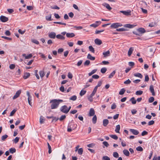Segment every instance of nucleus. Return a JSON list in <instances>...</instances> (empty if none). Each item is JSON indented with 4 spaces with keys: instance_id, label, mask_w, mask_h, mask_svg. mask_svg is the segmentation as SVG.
<instances>
[{
    "instance_id": "obj_1",
    "label": "nucleus",
    "mask_w": 160,
    "mask_h": 160,
    "mask_svg": "<svg viewBox=\"0 0 160 160\" xmlns=\"http://www.w3.org/2000/svg\"><path fill=\"white\" fill-rule=\"evenodd\" d=\"M63 102V100L61 99H53L50 102H52L51 105V109H54L57 108L58 107V106L60 102Z\"/></svg>"
},
{
    "instance_id": "obj_2",
    "label": "nucleus",
    "mask_w": 160,
    "mask_h": 160,
    "mask_svg": "<svg viewBox=\"0 0 160 160\" xmlns=\"http://www.w3.org/2000/svg\"><path fill=\"white\" fill-rule=\"evenodd\" d=\"M60 110L61 112L65 113H67L68 112V107L66 105L62 106L60 108Z\"/></svg>"
},
{
    "instance_id": "obj_3",
    "label": "nucleus",
    "mask_w": 160,
    "mask_h": 160,
    "mask_svg": "<svg viewBox=\"0 0 160 160\" xmlns=\"http://www.w3.org/2000/svg\"><path fill=\"white\" fill-rule=\"evenodd\" d=\"M122 26V23H112L111 25V28H116L119 27H121Z\"/></svg>"
},
{
    "instance_id": "obj_4",
    "label": "nucleus",
    "mask_w": 160,
    "mask_h": 160,
    "mask_svg": "<svg viewBox=\"0 0 160 160\" xmlns=\"http://www.w3.org/2000/svg\"><path fill=\"white\" fill-rule=\"evenodd\" d=\"M101 23V22L100 21H97L95 22V23L91 24L90 25V26L93 27L94 28L97 27Z\"/></svg>"
},
{
    "instance_id": "obj_5",
    "label": "nucleus",
    "mask_w": 160,
    "mask_h": 160,
    "mask_svg": "<svg viewBox=\"0 0 160 160\" xmlns=\"http://www.w3.org/2000/svg\"><path fill=\"white\" fill-rule=\"evenodd\" d=\"M56 36V34L55 32H51L48 33V37L54 39Z\"/></svg>"
},
{
    "instance_id": "obj_6",
    "label": "nucleus",
    "mask_w": 160,
    "mask_h": 160,
    "mask_svg": "<svg viewBox=\"0 0 160 160\" xmlns=\"http://www.w3.org/2000/svg\"><path fill=\"white\" fill-rule=\"evenodd\" d=\"M0 20L2 22H5L8 21V19L6 17L2 15L0 17Z\"/></svg>"
},
{
    "instance_id": "obj_7",
    "label": "nucleus",
    "mask_w": 160,
    "mask_h": 160,
    "mask_svg": "<svg viewBox=\"0 0 160 160\" xmlns=\"http://www.w3.org/2000/svg\"><path fill=\"white\" fill-rule=\"evenodd\" d=\"M137 31L141 34V36L142 34H143L146 32L145 30L143 28H139L137 29Z\"/></svg>"
},
{
    "instance_id": "obj_8",
    "label": "nucleus",
    "mask_w": 160,
    "mask_h": 160,
    "mask_svg": "<svg viewBox=\"0 0 160 160\" xmlns=\"http://www.w3.org/2000/svg\"><path fill=\"white\" fill-rule=\"evenodd\" d=\"M21 92V90H19L18 91L16 92V93L15 95L13 96V99H15L18 98L20 95Z\"/></svg>"
},
{
    "instance_id": "obj_9",
    "label": "nucleus",
    "mask_w": 160,
    "mask_h": 160,
    "mask_svg": "<svg viewBox=\"0 0 160 160\" xmlns=\"http://www.w3.org/2000/svg\"><path fill=\"white\" fill-rule=\"evenodd\" d=\"M120 12L122 13L124 15L128 16L131 15V11L130 10H128V11H120Z\"/></svg>"
},
{
    "instance_id": "obj_10",
    "label": "nucleus",
    "mask_w": 160,
    "mask_h": 160,
    "mask_svg": "<svg viewBox=\"0 0 160 160\" xmlns=\"http://www.w3.org/2000/svg\"><path fill=\"white\" fill-rule=\"evenodd\" d=\"M102 5L105 7L109 10H110L112 9V8L109 5L106 3H104L102 4Z\"/></svg>"
},
{
    "instance_id": "obj_11",
    "label": "nucleus",
    "mask_w": 160,
    "mask_h": 160,
    "mask_svg": "<svg viewBox=\"0 0 160 160\" xmlns=\"http://www.w3.org/2000/svg\"><path fill=\"white\" fill-rule=\"evenodd\" d=\"M149 89L152 93V95L153 96L155 95V93L154 89L153 86L152 85H151L150 86Z\"/></svg>"
},
{
    "instance_id": "obj_12",
    "label": "nucleus",
    "mask_w": 160,
    "mask_h": 160,
    "mask_svg": "<svg viewBox=\"0 0 160 160\" xmlns=\"http://www.w3.org/2000/svg\"><path fill=\"white\" fill-rule=\"evenodd\" d=\"M95 114V111L94 109L92 108H91L89 111V116H92L94 115Z\"/></svg>"
},
{
    "instance_id": "obj_13",
    "label": "nucleus",
    "mask_w": 160,
    "mask_h": 160,
    "mask_svg": "<svg viewBox=\"0 0 160 160\" xmlns=\"http://www.w3.org/2000/svg\"><path fill=\"white\" fill-rule=\"evenodd\" d=\"M95 43L98 45H99L102 44V41L98 38L94 40Z\"/></svg>"
},
{
    "instance_id": "obj_14",
    "label": "nucleus",
    "mask_w": 160,
    "mask_h": 160,
    "mask_svg": "<svg viewBox=\"0 0 160 160\" xmlns=\"http://www.w3.org/2000/svg\"><path fill=\"white\" fill-rule=\"evenodd\" d=\"M130 131L135 135H137L139 133L138 131L134 129H130Z\"/></svg>"
},
{
    "instance_id": "obj_15",
    "label": "nucleus",
    "mask_w": 160,
    "mask_h": 160,
    "mask_svg": "<svg viewBox=\"0 0 160 160\" xmlns=\"http://www.w3.org/2000/svg\"><path fill=\"white\" fill-rule=\"evenodd\" d=\"M134 48L133 47H131L129 48L128 52V55L129 57H130L133 51Z\"/></svg>"
},
{
    "instance_id": "obj_16",
    "label": "nucleus",
    "mask_w": 160,
    "mask_h": 160,
    "mask_svg": "<svg viewBox=\"0 0 160 160\" xmlns=\"http://www.w3.org/2000/svg\"><path fill=\"white\" fill-rule=\"evenodd\" d=\"M136 26V25H134L133 24H126L124 26L125 27L131 28H134V27H135Z\"/></svg>"
},
{
    "instance_id": "obj_17",
    "label": "nucleus",
    "mask_w": 160,
    "mask_h": 160,
    "mask_svg": "<svg viewBox=\"0 0 160 160\" xmlns=\"http://www.w3.org/2000/svg\"><path fill=\"white\" fill-rule=\"evenodd\" d=\"M56 37L58 39H60L62 40H64L65 39V37L61 34H58L57 35Z\"/></svg>"
},
{
    "instance_id": "obj_18",
    "label": "nucleus",
    "mask_w": 160,
    "mask_h": 160,
    "mask_svg": "<svg viewBox=\"0 0 160 160\" xmlns=\"http://www.w3.org/2000/svg\"><path fill=\"white\" fill-rule=\"evenodd\" d=\"M75 34L73 33H66V36L68 38H72L74 37Z\"/></svg>"
},
{
    "instance_id": "obj_19",
    "label": "nucleus",
    "mask_w": 160,
    "mask_h": 160,
    "mask_svg": "<svg viewBox=\"0 0 160 160\" xmlns=\"http://www.w3.org/2000/svg\"><path fill=\"white\" fill-rule=\"evenodd\" d=\"M109 123V121L107 119H104L103 120V125L106 127Z\"/></svg>"
},
{
    "instance_id": "obj_20",
    "label": "nucleus",
    "mask_w": 160,
    "mask_h": 160,
    "mask_svg": "<svg viewBox=\"0 0 160 160\" xmlns=\"http://www.w3.org/2000/svg\"><path fill=\"white\" fill-rule=\"evenodd\" d=\"M32 56V54H30L26 56L25 54H22V56L25 57V59H28L30 58Z\"/></svg>"
},
{
    "instance_id": "obj_21",
    "label": "nucleus",
    "mask_w": 160,
    "mask_h": 160,
    "mask_svg": "<svg viewBox=\"0 0 160 160\" xmlns=\"http://www.w3.org/2000/svg\"><path fill=\"white\" fill-rule=\"evenodd\" d=\"M30 74L29 72H25L24 73L23 78L24 79H26L30 77Z\"/></svg>"
},
{
    "instance_id": "obj_22",
    "label": "nucleus",
    "mask_w": 160,
    "mask_h": 160,
    "mask_svg": "<svg viewBox=\"0 0 160 160\" xmlns=\"http://www.w3.org/2000/svg\"><path fill=\"white\" fill-rule=\"evenodd\" d=\"M103 55H104V57H106L107 56H109L110 55V52L109 50L107 52H103Z\"/></svg>"
},
{
    "instance_id": "obj_23",
    "label": "nucleus",
    "mask_w": 160,
    "mask_h": 160,
    "mask_svg": "<svg viewBox=\"0 0 160 160\" xmlns=\"http://www.w3.org/2000/svg\"><path fill=\"white\" fill-rule=\"evenodd\" d=\"M120 129V126L119 125H117L116 126V128L115 130V131L116 132L119 133V131Z\"/></svg>"
},
{
    "instance_id": "obj_24",
    "label": "nucleus",
    "mask_w": 160,
    "mask_h": 160,
    "mask_svg": "<svg viewBox=\"0 0 160 160\" xmlns=\"http://www.w3.org/2000/svg\"><path fill=\"white\" fill-rule=\"evenodd\" d=\"M134 75L135 77L139 78H142L143 77V76L142 74L139 73H135L134 74Z\"/></svg>"
},
{
    "instance_id": "obj_25",
    "label": "nucleus",
    "mask_w": 160,
    "mask_h": 160,
    "mask_svg": "<svg viewBox=\"0 0 160 160\" xmlns=\"http://www.w3.org/2000/svg\"><path fill=\"white\" fill-rule=\"evenodd\" d=\"M87 58L91 60H94L95 59V57L92 56L90 54H88Z\"/></svg>"
},
{
    "instance_id": "obj_26",
    "label": "nucleus",
    "mask_w": 160,
    "mask_h": 160,
    "mask_svg": "<svg viewBox=\"0 0 160 160\" xmlns=\"http://www.w3.org/2000/svg\"><path fill=\"white\" fill-rule=\"evenodd\" d=\"M130 101H131L132 103L133 104H135L137 102V101L135 99V98L134 97H132L130 99Z\"/></svg>"
},
{
    "instance_id": "obj_27",
    "label": "nucleus",
    "mask_w": 160,
    "mask_h": 160,
    "mask_svg": "<svg viewBox=\"0 0 160 160\" xmlns=\"http://www.w3.org/2000/svg\"><path fill=\"white\" fill-rule=\"evenodd\" d=\"M123 153L126 156H128L129 155V152L127 150L125 149L123 151Z\"/></svg>"
},
{
    "instance_id": "obj_28",
    "label": "nucleus",
    "mask_w": 160,
    "mask_h": 160,
    "mask_svg": "<svg viewBox=\"0 0 160 160\" xmlns=\"http://www.w3.org/2000/svg\"><path fill=\"white\" fill-rule=\"evenodd\" d=\"M97 120V118L96 116L95 115L93 117L92 119V122L93 123L95 124L96 123Z\"/></svg>"
},
{
    "instance_id": "obj_29",
    "label": "nucleus",
    "mask_w": 160,
    "mask_h": 160,
    "mask_svg": "<svg viewBox=\"0 0 160 160\" xmlns=\"http://www.w3.org/2000/svg\"><path fill=\"white\" fill-rule=\"evenodd\" d=\"M125 90L124 88H123L121 89L119 92V94L122 95L125 92Z\"/></svg>"
},
{
    "instance_id": "obj_30",
    "label": "nucleus",
    "mask_w": 160,
    "mask_h": 160,
    "mask_svg": "<svg viewBox=\"0 0 160 160\" xmlns=\"http://www.w3.org/2000/svg\"><path fill=\"white\" fill-rule=\"evenodd\" d=\"M109 136L110 137L114 139L115 140H116L118 139V136L116 135L110 134L109 135Z\"/></svg>"
},
{
    "instance_id": "obj_31",
    "label": "nucleus",
    "mask_w": 160,
    "mask_h": 160,
    "mask_svg": "<svg viewBox=\"0 0 160 160\" xmlns=\"http://www.w3.org/2000/svg\"><path fill=\"white\" fill-rule=\"evenodd\" d=\"M97 87H95L92 92V93L91 94V95L92 96H94L95 94L96 93V92H97Z\"/></svg>"
},
{
    "instance_id": "obj_32",
    "label": "nucleus",
    "mask_w": 160,
    "mask_h": 160,
    "mask_svg": "<svg viewBox=\"0 0 160 160\" xmlns=\"http://www.w3.org/2000/svg\"><path fill=\"white\" fill-rule=\"evenodd\" d=\"M9 152L11 153H13L16 151V150L14 148H11L9 150Z\"/></svg>"
},
{
    "instance_id": "obj_33",
    "label": "nucleus",
    "mask_w": 160,
    "mask_h": 160,
    "mask_svg": "<svg viewBox=\"0 0 160 160\" xmlns=\"http://www.w3.org/2000/svg\"><path fill=\"white\" fill-rule=\"evenodd\" d=\"M78 153L79 155H82L83 152V150L82 148H81L79 149L78 151Z\"/></svg>"
},
{
    "instance_id": "obj_34",
    "label": "nucleus",
    "mask_w": 160,
    "mask_h": 160,
    "mask_svg": "<svg viewBox=\"0 0 160 160\" xmlns=\"http://www.w3.org/2000/svg\"><path fill=\"white\" fill-rule=\"evenodd\" d=\"M46 19L48 21H51L52 20L51 19V14H50L48 16L46 17Z\"/></svg>"
},
{
    "instance_id": "obj_35",
    "label": "nucleus",
    "mask_w": 160,
    "mask_h": 160,
    "mask_svg": "<svg viewBox=\"0 0 160 160\" xmlns=\"http://www.w3.org/2000/svg\"><path fill=\"white\" fill-rule=\"evenodd\" d=\"M88 48L90 51L91 52H92L94 53L95 50H94V48L92 46H89Z\"/></svg>"
},
{
    "instance_id": "obj_36",
    "label": "nucleus",
    "mask_w": 160,
    "mask_h": 160,
    "mask_svg": "<svg viewBox=\"0 0 160 160\" xmlns=\"http://www.w3.org/2000/svg\"><path fill=\"white\" fill-rule=\"evenodd\" d=\"M40 76L41 78H42L45 75V73L43 71H41L39 72Z\"/></svg>"
},
{
    "instance_id": "obj_37",
    "label": "nucleus",
    "mask_w": 160,
    "mask_h": 160,
    "mask_svg": "<svg viewBox=\"0 0 160 160\" xmlns=\"http://www.w3.org/2000/svg\"><path fill=\"white\" fill-rule=\"evenodd\" d=\"M77 98V96L75 95H73V96H72L69 99L70 100H72V101H75V100H76Z\"/></svg>"
},
{
    "instance_id": "obj_38",
    "label": "nucleus",
    "mask_w": 160,
    "mask_h": 160,
    "mask_svg": "<svg viewBox=\"0 0 160 160\" xmlns=\"http://www.w3.org/2000/svg\"><path fill=\"white\" fill-rule=\"evenodd\" d=\"M115 72H116L114 70V71H113L109 76V77H108V78H112V77H113V76H114V74H115Z\"/></svg>"
},
{
    "instance_id": "obj_39",
    "label": "nucleus",
    "mask_w": 160,
    "mask_h": 160,
    "mask_svg": "<svg viewBox=\"0 0 160 160\" xmlns=\"http://www.w3.org/2000/svg\"><path fill=\"white\" fill-rule=\"evenodd\" d=\"M8 137V136L5 134L3 136H2L1 137V140L2 141H4Z\"/></svg>"
},
{
    "instance_id": "obj_40",
    "label": "nucleus",
    "mask_w": 160,
    "mask_h": 160,
    "mask_svg": "<svg viewBox=\"0 0 160 160\" xmlns=\"http://www.w3.org/2000/svg\"><path fill=\"white\" fill-rule=\"evenodd\" d=\"M143 92L141 90L137 91L136 92V94L137 95H140L142 94Z\"/></svg>"
},
{
    "instance_id": "obj_41",
    "label": "nucleus",
    "mask_w": 160,
    "mask_h": 160,
    "mask_svg": "<svg viewBox=\"0 0 160 160\" xmlns=\"http://www.w3.org/2000/svg\"><path fill=\"white\" fill-rule=\"evenodd\" d=\"M86 91L82 90H81L80 93V95L81 96H82L83 95H84L86 93Z\"/></svg>"
},
{
    "instance_id": "obj_42",
    "label": "nucleus",
    "mask_w": 160,
    "mask_h": 160,
    "mask_svg": "<svg viewBox=\"0 0 160 160\" xmlns=\"http://www.w3.org/2000/svg\"><path fill=\"white\" fill-rule=\"evenodd\" d=\"M48 153L50 154L52 152V148L51 146L48 143Z\"/></svg>"
},
{
    "instance_id": "obj_43",
    "label": "nucleus",
    "mask_w": 160,
    "mask_h": 160,
    "mask_svg": "<svg viewBox=\"0 0 160 160\" xmlns=\"http://www.w3.org/2000/svg\"><path fill=\"white\" fill-rule=\"evenodd\" d=\"M107 70L106 68H103L101 69V72L102 73H104L106 72Z\"/></svg>"
},
{
    "instance_id": "obj_44",
    "label": "nucleus",
    "mask_w": 160,
    "mask_h": 160,
    "mask_svg": "<svg viewBox=\"0 0 160 160\" xmlns=\"http://www.w3.org/2000/svg\"><path fill=\"white\" fill-rule=\"evenodd\" d=\"M66 118V116L65 115H62L60 118H59V119L60 121H62L63 120H64Z\"/></svg>"
},
{
    "instance_id": "obj_45",
    "label": "nucleus",
    "mask_w": 160,
    "mask_h": 160,
    "mask_svg": "<svg viewBox=\"0 0 160 160\" xmlns=\"http://www.w3.org/2000/svg\"><path fill=\"white\" fill-rule=\"evenodd\" d=\"M95 146V144L94 143H92L89 144L87 145V146L88 148H92L94 147Z\"/></svg>"
},
{
    "instance_id": "obj_46",
    "label": "nucleus",
    "mask_w": 160,
    "mask_h": 160,
    "mask_svg": "<svg viewBox=\"0 0 160 160\" xmlns=\"http://www.w3.org/2000/svg\"><path fill=\"white\" fill-rule=\"evenodd\" d=\"M44 120L42 116H41L40 118V124H42L43 123Z\"/></svg>"
},
{
    "instance_id": "obj_47",
    "label": "nucleus",
    "mask_w": 160,
    "mask_h": 160,
    "mask_svg": "<svg viewBox=\"0 0 160 160\" xmlns=\"http://www.w3.org/2000/svg\"><path fill=\"white\" fill-rule=\"evenodd\" d=\"M154 100V98L152 97H151L149 98L148 100V102H149L151 103L153 102Z\"/></svg>"
},
{
    "instance_id": "obj_48",
    "label": "nucleus",
    "mask_w": 160,
    "mask_h": 160,
    "mask_svg": "<svg viewBox=\"0 0 160 160\" xmlns=\"http://www.w3.org/2000/svg\"><path fill=\"white\" fill-rule=\"evenodd\" d=\"M136 149L138 151H142L143 150L141 146H138L136 148Z\"/></svg>"
},
{
    "instance_id": "obj_49",
    "label": "nucleus",
    "mask_w": 160,
    "mask_h": 160,
    "mask_svg": "<svg viewBox=\"0 0 160 160\" xmlns=\"http://www.w3.org/2000/svg\"><path fill=\"white\" fill-rule=\"evenodd\" d=\"M113 157L116 158H118L119 157L118 154L117 152H114L113 153Z\"/></svg>"
},
{
    "instance_id": "obj_50",
    "label": "nucleus",
    "mask_w": 160,
    "mask_h": 160,
    "mask_svg": "<svg viewBox=\"0 0 160 160\" xmlns=\"http://www.w3.org/2000/svg\"><path fill=\"white\" fill-rule=\"evenodd\" d=\"M93 96H92L91 94H90V95L88 97V100L91 102H92L93 101V98H92Z\"/></svg>"
},
{
    "instance_id": "obj_51",
    "label": "nucleus",
    "mask_w": 160,
    "mask_h": 160,
    "mask_svg": "<svg viewBox=\"0 0 160 160\" xmlns=\"http://www.w3.org/2000/svg\"><path fill=\"white\" fill-rule=\"evenodd\" d=\"M102 160H110V158L107 156H104L102 158Z\"/></svg>"
},
{
    "instance_id": "obj_52",
    "label": "nucleus",
    "mask_w": 160,
    "mask_h": 160,
    "mask_svg": "<svg viewBox=\"0 0 160 160\" xmlns=\"http://www.w3.org/2000/svg\"><path fill=\"white\" fill-rule=\"evenodd\" d=\"M116 30L117 31L120 32V31H126V29L123 28H121L118 29H117Z\"/></svg>"
},
{
    "instance_id": "obj_53",
    "label": "nucleus",
    "mask_w": 160,
    "mask_h": 160,
    "mask_svg": "<svg viewBox=\"0 0 160 160\" xmlns=\"http://www.w3.org/2000/svg\"><path fill=\"white\" fill-rule=\"evenodd\" d=\"M71 124L70 125H68V126L67 131L68 132H71L72 131V128L71 127Z\"/></svg>"
},
{
    "instance_id": "obj_54",
    "label": "nucleus",
    "mask_w": 160,
    "mask_h": 160,
    "mask_svg": "<svg viewBox=\"0 0 160 160\" xmlns=\"http://www.w3.org/2000/svg\"><path fill=\"white\" fill-rule=\"evenodd\" d=\"M35 75L36 77L38 79H39V77L38 74V70H35Z\"/></svg>"
},
{
    "instance_id": "obj_55",
    "label": "nucleus",
    "mask_w": 160,
    "mask_h": 160,
    "mask_svg": "<svg viewBox=\"0 0 160 160\" xmlns=\"http://www.w3.org/2000/svg\"><path fill=\"white\" fill-rule=\"evenodd\" d=\"M32 42L33 43H35L37 44H39V42L36 39H33L32 40Z\"/></svg>"
},
{
    "instance_id": "obj_56",
    "label": "nucleus",
    "mask_w": 160,
    "mask_h": 160,
    "mask_svg": "<svg viewBox=\"0 0 160 160\" xmlns=\"http://www.w3.org/2000/svg\"><path fill=\"white\" fill-rule=\"evenodd\" d=\"M131 82V81L129 79H128V80H127L126 81H124V83L125 84H128L130 83Z\"/></svg>"
},
{
    "instance_id": "obj_57",
    "label": "nucleus",
    "mask_w": 160,
    "mask_h": 160,
    "mask_svg": "<svg viewBox=\"0 0 160 160\" xmlns=\"http://www.w3.org/2000/svg\"><path fill=\"white\" fill-rule=\"evenodd\" d=\"M17 111V110L15 109H14L10 113V116H13L14 114L15 113V112Z\"/></svg>"
},
{
    "instance_id": "obj_58",
    "label": "nucleus",
    "mask_w": 160,
    "mask_h": 160,
    "mask_svg": "<svg viewBox=\"0 0 160 160\" xmlns=\"http://www.w3.org/2000/svg\"><path fill=\"white\" fill-rule=\"evenodd\" d=\"M92 77L93 78H94L95 79H98L99 78V76L98 75L95 74V75H92Z\"/></svg>"
},
{
    "instance_id": "obj_59",
    "label": "nucleus",
    "mask_w": 160,
    "mask_h": 160,
    "mask_svg": "<svg viewBox=\"0 0 160 160\" xmlns=\"http://www.w3.org/2000/svg\"><path fill=\"white\" fill-rule=\"evenodd\" d=\"M25 30L22 31L21 29H19L18 30V32L21 34H23L25 32Z\"/></svg>"
},
{
    "instance_id": "obj_60",
    "label": "nucleus",
    "mask_w": 160,
    "mask_h": 160,
    "mask_svg": "<svg viewBox=\"0 0 160 160\" xmlns=\"http://www.w3.org/2000/svg\"><path fill=\"white\" fill-rule=\"evenodd\" d=\"M90 63V61L88 60H86L84 63V65L88 66Z\"/></svg>"
},
{
    "instance_id": "obj_61",
    "label": "nucleus",
    "mask_w": 160,
    "mask_h": 160,
    "mask_svg": "<svg viewBox=\"0 0 160 160\" xmlns=\"http://www.w3.org/2000/svg\"><path fill=\"white\" fill-rule=\"evenodd\" d=\"M154 121L153 120H151L149 122H148V124L149 126H150L154 124Z\"/></svg>"
},
{
    "instance_id": "obj_62",
    "label": "nucleus",
    "mask_w": 160,
    "mask_h": 160,
    "mask_svg": "<svg viewBox=\"0 0 160 160\" xmlns=\"http://www.w3.org/2000/svg\"><path fill=\"white\" fill-rule=\"evenodd\" d=\"M103 144L106 147H108L109 145L108 142L106 141H104L102 142Z\"/></svg>"
},
{
    "instance_id": "obj_63",
    "label": "nucleus",
    "mask_w": 160,
    "mask_h": 160,
    "mask_svg": "<svg viewBox=\"0 0 160 160\" xmlns=\"http://www.w3.org/2000/svg\"><path fill=\"white\" fill-rule=\"evenodd\" d=\"M148 134V132L145 131H143L141 134V135L142 136H144L145 135H147Z\"/></svg>"
},
{
    "instance_id": "obj_64",
    "label": "nucleus",
    "mask_w": 160,
    "mask_h": 160,
    "mask_svg": "<svg viewBox=\"0 0 160 160\" xmlns=\"http://www.w3.org/2000/svg\"><path fill=\"white\" fill-rule=\"evenodd\" d=\"M116 108V105L115 103H113L111 107V108L112 109H115Z\"/></svg>"
}]
</instances>
